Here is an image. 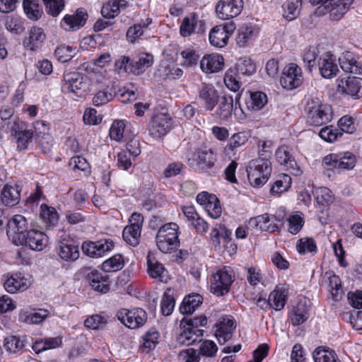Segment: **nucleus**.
<instances>
[{
    "mask_svg": "<svg viewBox=\"0 0 362 362\" xmlns=\"http://www.w3.org/2000/svg\"><path fill=\"white\" fill-rule=\"evenodd\" d=\"M286 302V294L285 293V291L281 288L276 287V288L269 294L268 303L271 308L276 310H282L285 306Z\"/></svg>",
    "mask_w": 362,
    "mask_h": 362,
    "instance_id": "obj_37",
    "label": "nucleus"
},
{
    "mask_svg": "<svg viewBox=\"0 0 362 362\" xmlns=\"http://www.w3.org/2000/svg\"><path fill=\"white\" fill-rule=\"evenodd\" d=\"M262 163H250L247 168V173L250 184L257 187L263 186L268 180L271 173L272 166L268 160H260Z\"/></svg>",
    "mask_w": 362,
    "mask_h": 362,
    "instance_id": "obj_4",
    "label": "nucleus"
},
{
    "mask_svg": "<svg viewBox=\"0 0 362 362\" xmlns=\"http://www.w3.org/2000/svg\"><path fill=\"white\" fill-rule=\"evenodd\" d=\"M117 317L128 328L136 329L146 322L147 314L144 309L140 308L132 310L122 308L117 311Z\"/></svg>",
    "mask_w": 362,
    "mask_h": 362,
    "instance_id": "obj_6",
    "label": "nucleus"
},
{
    "mask_svg": "<svg viewBox=\"0 0 362 362\" xmlns=\"http://www.w3.org/2000/svg\"><path fill=\"white\" fill-rule=\"evenodd\" d=\"M302 0H287L282 5L283 16L288 21L296 19L300 14Z\"/></svg>",
    "mask_w": 362,
    "mask_h": 362,
    "instance_id": "obj_34",
    "label": "nucleus"
},
{
    "mask_svg": "<svg viewBox=\"0 0 362 362\" xmlns=\"http://www.w3.org/2000/svg\"><path fill=\"white\" fill-rule=\"evenodd\" d=\"M90 284L96 291L105 293L109 291L108 279L103 276L98 272H93L88 275Z\"/></svg>",
    "mask_w": 362,
    "mask_h": 362,
    "instance_id": "obj_36",
    "label": "nucleus"
},
{
    "mask_svg": "<svg viewBox=\"0 0 362 362\" xmlns=\"http://www.w3.org/2000/svg\"><path fill=\"white\" fill-rule=\"evenodd\" d=\"M224 83L228 89L234 92L238 91L240 88V83L237 78L236 74L232 71L226 72Z\"/></svg>",
    "mask_w": 362,
    "mask_h": 362,
    "instance_id": "obj_60",
    "label": "nucleus"
},
{
    "mask_svg": "<svg viewBox=\"0 0 362 362\" xmlns=\"http://www.w3.org/2000/svg\"><path fill=\"white\" fill-rule=\"evenodd\" d=\"M4 346L9 352L16 353L23 348L24 344L16 337L10 336L5 338Z\"/></svg>",
    "mask_w": 362,
    "mask_h": 362,
    "instance_id": "obj_53",
    "label": "nucleus"
},
{
    "mask_svg": "<svg viewBox=\"0 0 362 362\" xmlns=\"http://www.w3.org/2000/svg\"><path fill=\"white\" fill-rule=\"evenodd\" d=\"M209 41L212 45L217 47H223L228 44V34L222 25H216L211 29Z\"/></svg>",
    "mask_w": 362,
    "mask_h": 362,
    "instance_id": "obj_33",
    "label": "nucleus"
},
{
    "mask_svg": "<svg viewBox=\"0 0 362 362\" xmlns=\"http://www.w3.org/2000/svg\"><path fill=\"white\" fill-rule=\"evenodd\" d=\"M6 278L4 286L9 293L23 292L30 286V281L21 273H16L10 276H4Z\"/></svg>",
    "mask_w": 362,
    "mask_h": 362,
    "instance_id": "obj_13",
    "label": "nucleus"
},
{
    "mask_svg": "<svg viewBox=\"0 0 362 362\" xmlns=\"http://www.w3.org/2000/svg\"><path fill=\"white\" fill-rule=\"evenodd\" d=\"M33 136V132L31 130L26 129L18 133V136L16 137L18 143V148L20 150L26 149L28 145L32 142Z\"/></svg>",
    "mask_w": 362,
    "mask_h": 362,
    "instance_id": "obj_54",
    "label": "nucleus"
},
{
    "mask_svg": "<svg viewBox=\"0 0 362 362\" xmlns=\"http://www.w3.org/2000/svg\"><path fill=\"white\" fill-rule=\"evenodd\" d=\"M223 57L218 54L204 56L200 61V68L205 73H214L223 66Z\"/></svg>",
    "mask_w": 362,
    "mask_h": 362,
    "instance_id": "obj_24",
    "label": "nucleus"
},
{
    "mask_svg": "<svg viewBox=\"0 0 362 362\" xmlns=\"http://www.w3.org/2000/svg\"><path fill=\"white\" fill-rule=\"evenodd\" d=\"M308 317V308L305 301H298L297 305L293 307L291 314V320L293 325H300L305 322Z\"/></svg>",
    "mask_w": 362,
    "mask_h": 362,
    "instance_id": "obj_32",
    "label": "nucleus"
},
{
    "mask_svg": "<svg viewBox=\"0 0 362 362\" xmlns=\"http://www.w3.org/2000/svg\"><path fill=\"white\" fill-rule=\"evenodd\" d=\"M141 230L136 226H127L122 232L124 240L134 247L139 243Z\"/></svg>",
    "mask_w": 362,
    "mask_h": 362,
    "instance_id": "obj_41",
    "label": "nucleus"
},
{
    "mask_svg": "<svg viewBox=\"0 0 362 362\" xmlns=\"http://www.w3.org/2000/svg\"><path fill=\"white\" fill-rule=\"evenodd\" d=\"M314 195L317 202L322 206L329 204L333 199L331 191L325 187L315 189Z\"/></svg>",
    "mask_w": 362,
    "mask_h": 362,
    "instance_id": "obj_48",
    "label": "nucleus"
},
{
    "mask_svg": "<svg viewBox=\"0 0 362 362\" xmlns=\"http://www.w3.org/2000/svg\"><path fill=\"white\" fill-rule=\"evenodd\" d=\"M175 307V299L173 296L165 293L161 301V311L165 316L170 315Z\"/></svg>",
    "mask_w": 362,
    "mask_h": 362,
    "instance_id": "obj_59",
    "label": "nucleus"
},
{
    "mask_svg": "<svg viewBox=\"0 0 362 362\" xmlns=\"http://www.w3.org/2000/svg\"><path fill=\"white\" fill-rule=\"evenodd\" d=\"M291 185V177L286 174H280L270 188V193L276 195L287 191Z\"/></svg>",
    "mask_w": 362,
    "mask_h": 362,
    "instance_id": "obj_38",
    "label": "nucleus"
},
{
    "mask_svg": "<svg viewBox=\"0 0 362 362\" xmlns=\"http://www.w3.org/2000/svg\"><path fill=\"white\" fill-rule=\"evenodd\" d=\"M354 0H330L329 8L327 11L329 13L330 18L333 21L339 20L347 11Z\"/></svg>",
    "mask_w": 362,
    "mask_h": 362,
    "instance_id": "obj_28",
    "label": "nucleus"
},
{
    "mask_svg": "<svg viewBox=\"0 0 362 362\" xmlns=\"http://www.w3.org/2000/svg\"><path fill=\"white\" fill-rule=\"evenodd\" d=\"M45 38V34L41 28L34 27L30 30L27 46L33 49L35 45L42 42Z\"/></svg>",
    "mask_w": 362,
    "mask_h": 362,
    "instance_id": "obj_52",
    "label": "nucleus"
},
{
    "mask_svg": "<svg viewBox=\"0 0 362 362\" xmlns=\"http://www.w3.org/2000/svg\"><path fill=\"white\" fill-rule=\"evenodd\" d=\"M49 315L46 309H21L18 314V320L28 325H37L42 322Z\"/></svg>",
    "mask_w": 362,
    "mask_h": 362,
    "instance_id": "obj_18",
    "label": "nucleus"
},
{
    "mask_svg": "<svg viewBox=\"0 0 362 362\" xmlns=\"http://www.w3.org/2000/svg\"><path fill=\"white\" fill-rule=\"evenodd\" d=\"M240 98V94L238 93L235 97V107H233V98L230 95L219 96L217 100V108L215 110L214 115L222 120H227L232 115L233 111L237 110L236 105Z\"/></svg>",
    "mask_w": 362,
    "mask_h": 362,
    "instance_id": "obj_12",
    "label": "nucleus"
},
{
    "mask_svg": "<svg viewBox=\"0 0 362 362\" xmlns=\"http://www.w3.org/2000/svg\"><path fill=\"white\" fill-rule=\"evenodd\" d=\"M205 210L208 214L213 218H218L221 215V206L219 200L216 197H212L211 202L206 204Z\"/></svg>",
    "mask_w": 362,
    "mask_h": 362,
    "instance_id": "obj_55",
    "label": "nucleus"
},
{
    "mask_svg": "<svg viewBox=\"0 0 362 362\" xmlns=\"http://www.w3.org/2000/svg\"><path fill=\"white\" fill-rule=\"evenodd\" d=\"M47 12L52 16H57L64 8V0H43Z\"/></svg>",
    "mask_w": 362,
    "mask_h": 362,
    "instance_id": "obj_49",
    "label": "nucleus"
},
{
    "mask_svg": "<svg viewBox=\"0 0 362 362\" xmlns=\"http://www.w3.org/2000/svg\"><path fill=\"white\" fill-rule=\"evenodd\" d=\"M21 190L16 185H6L1 192V201L8 206L16 205L20 200Z\"/></svg>",
    "mask_w": 362,
    "mask_h": 362,
    "instance_id": "obj_29",
    "label": "nucleus"
},
{
    "mask_svg": "<svg viewBox=\"0 0 362 362\" xmlns=\"http://www.w3.org/2000/svg\"><path fill=\"white\" fill-rule=\"evenodd\" d=\"M258 34L257 28L252 23L243 24L238 30L236 37L237 44L240 47H245L253 41Z\"/></svg>",
    "mask_w": 362,
    "mask_h": 362,
    "instance_id": "obj_26",
    "label": "nucleus"
},
{
    "mask_svg": "<svg viewBox=\"0 0 362 362\" xmlns=\"http://www.w3.org/2000/svg\"><path fill=\"white\" fill-rule=\"evenodd\" d=\"M114 243L111 240H100L95 242L84 243L82 245L83 252L91 257H99L106 252L111 250Z\"/></svg>",
    "mask_w": 362,
    "mask_h": 362,
    "instance_id": "obj_16",
    "label": "nucleus"
},
{
    "mask_svg": "<svg viewBox=\"0 0 362 362\" xmlns=\"http://www.w3.org/2000/svg\"><path fill=\"white\" fill-rule=\"evenodd\" d=\"M288 230L290 233L296 235L302 229L305 221L303 214L300 211H295L287 218Z\"/></svg>",
    "mask_w": 362,
    "mask_h": 362,
    "instance_id": "obj_40",
    "label": "nucleus"
},
{
    "mask_svg": "<svg viewBox=\"0 0 362 362\" xmlns=\"http://www.w3.org/2000/svg\"><path fill=\"white\" fill-rule=\"evenodd\" d=\"M126 0H112L105 4L101 9V14L105 18H112L117 16L121 9L126 8Z\"/></svg>",
    "mask_w": 362,
    "mask_h": 362,
    "instance_id": "obj_30",
    "label": "nucleus"
},
{
    "mask_svg": "<svg viewBox=\"0 0 362 362\" xmlns=\"http://www.w3.org/2000/svg\"><path fill=\"white\" fill-rule=\"evenodd\" d=\"M267 103V96L262 92L256 91L250 93V98L246 101L249 110H259Z\"/></svg>",
    "mask_w": 362,
    "mask_h": 362,
    "instance_id": "obj_39",
    "label": "nucleus"
},
{
    "mask_svg": "<svg viewBox=\"0 0 362 362\" xmlns=\"http://www.w3.org/2000/svg\"><path fill=\"white\" fill-rule=\"evenodd\" d=\"M24 239L21 245L28 246L35 251L42 250L48 243V237L44 233L35 229L28 230Z\"/></svg>",
    "mask_w": 362,
    "mask_h": 362,
    "instance_id": "obj_19",
    "label": "nucleus"
},
{
    "mask_svg": "<svg viewBox=\"0 0 362 362\" xmlns=\"http://www.w3.org/2000/svg\"><path fill=\"white\" fill-rule=\"evenodd\" d=\"M57 251L59 256L65 261H75L79 257L78 247L72 240L59 241Z\"/></svg>",
    "mask_w": 362,
    "mask_h": 362,
    "instance_id": "obj_22",
    "label": "nucleus"
},
{
    "mask_svg": "<svg viewBox=\"0 0 362 362\" xmlns=\"http://www.w3.org/2000/svg\"><path fill=\"white\" fill-rule=\"evenodd\" d=\"M39 143V146L45 154L51 152L53 147V138L50 134L36 139Z\"/></svg>",
    "mask_w": 362,
    "mask_h": 362,
    "instance_id": "obj_64",
    "label": "nucleus"
},
{
    "mask_svg": "<svg viewBox=\"0 0 362 362\" xmlns=\"http://www.w3.org/2000/svg\"><path fill=\"white\" fill-rule=\"evenodd\" d=\"M296 249L299 254L304 255L306 252L315 254L317 245L315 240L311 238H303L298 240Z\"/></svg>",
    "mask_w": 362,
    "mask_h": 362,
    "instance_id": "obj_43",
    "label": "nucleus"
},
{
    "mask_svg": "<svg viewBox=\"0 0 362 362\" xmlns=\"http://www.w3.org/2000/svg\"><path fill=\"white\" fill-rule=\"evenodd\" d=\"M153 64V56L148 53H141L138 59L129 64V72L134 75H141Z\"/></svg>",
    "mask_w": 362,
    "mask_h": 362,
    "instance_id": "obj_27",
    "label": "nucleus"
},
{
    "mask_svg": "<svg viewBox=\"0 0 362 362\" xmlns=\"http://www.w3.org/2000/svg\"><path fill=\"white\" fill-rule=\"evenodd\" d=\"M178 229V225L173 222L160 227L156 238V245L160 251L167 254L179 247Z\"/></svg>",
    "mask_w": 362,
    "mask_h": 362,
    "instance_id": "obj_2",
    "label": "nucleus"
},
{
    "mask_svg": "<svg viewBox=\"0 0 362 362\" xmlns=\"http://www.w3.org/2000/svg\"><path fill=\"white\" fill-rule=\"evenodd\" d=\"M180 55L183 59L182 65L187 67L196 66L199 59V54L191 48L182 50Z\"/></svg>",
    "mask_w": 362,
    "mask_h": 362,
    "instance_id": "obj_45",
    "label": "nucleus"
},
{
    "mask_svg": "<svg viewBox=\"0 0 362 362\" xmlns=\"http://www.w3.org/2000/svg\"><path fill=\"white\" fill-rule=\"evenodd\" d=\"M236 69L238 74L250 76L256 70V66L250 59H240L236 64Z\"/></svg>",
    "mask_w": 362,
    "mask_h": 362,
    "instance_id": "obj_44",
    "label": "nucleus"
},
{
    "mask_svg": "<svg viewBox=\"0 0 362 362\" xmlns=\"http://www.w3.org/2000/svg\"><path fill=\"white\" fill-rule=\"evenodd\" d=\"M199 354L206 357H214L217 353L218 347L211 340H202L200 341Z\"/></svg>",
    "mask_w": 362,
    "mask_h": 362,
    "instance_id": "obj_47",
    "label": "nucleus"
},
{
    "mask_svg": "<svg viewBox=\"0 0 362 362\" xmlns=\"http://www.w3.org/2000/svg\"><path fill=\"white\" fill-rule=\"evenodd\" d=\"M318 68L321 76L325 78H331L336 76L339 71L333 54L326 52L318 59Z\"/></svg>",
    "mask_w": 362,
    "mask_h": 362,
    "instance_id": "obj_21",
    "label": "nucleus"
},
{
    "mask_svg": "<svg viewBox=\"0 0 362 362\" xmlns=\"http://www.w3.org/2000/svg\"><path fill=\"white\" fill-rule=\"evenodd\" d=\"M235 281L233 271L230 268L223 267L218 269L210 278V290L216 296H223L230 291Z\"/></svg>",
    "mask_w": 362,
    "mask_h": 362,
    "instance_id": "obj_3",
    "label": "nucleus"
},
{
    "mask_svg": "<svg viewBox=\"0 0 362 362\" xmlns=\"http://www.w3.org/2000/svg\"><path fill=\"white\" fill-rule=\"evenodd\" d=\"M144 33V28L141 23L135 24L130 27L127 32V40L134 43Z\"/></svg>",
    "mask_w": 362,
    "mask_h": 362,
    "instance_id": "obj_63",
    "label": "nucleus"
},
{
    "mask_svg": "<svg viewBox=\"0 0 362 362\" xmlns=\"http://www.w3.org/2000/svg\"><path fill=\"white\" fill-rule=\"evenodd\" d=\"M87 18V11L80 8L72 14L65 15L61 21V26L67 30H76L86 24Z\"/></svg>",
    "mask_w": 362,
    "mask_h": 362,
    "instance_id": "obj_14",
    "label": "nucleus"
},
{
    "mask_svg": "<svg viewBox=\"0 0 362 362\" xmlns=\"http://www.w3.org/2000/svg\"><path fill=\"white\" fill-rule=\"evenodd\" d=\"M125 124L122 120L115 121L110 129L111 139L121 141L124 137Z\"/></svg>",
    "mask_w": 362,
    "mask_h": 362,
    "instance_id": "obj_50",
    "label": "nucleus"
},
{
    "mask_svg": "<svg viewBox=\"0 0 362 362\" xmlns=\"http://www.w3.org/2000/svg\"><path fill=\"white\" fill-rule=\"evenodd\" d=\"M339 62L344 71L353 74H362V64L354 59L351 52L343 53L339 58Z\"/></svg>",
    "mask_w": 362,
    "mask_h": 362,
    "instance_id": "obj_25",
    "label": "nucleus"
},
{
    "mask_svg": "<svg viewBox=\"0 0 362 362\" xmlns=\"http://www.w3.org/2000/svg\"><path fill=\"white\" fill-rule=\"evenodd\" d=\"M67 88L78 97L84 95L90 90V79L88 76L78 73L71 72L64 76Z\"/></svg>",
    "mask_w": 362,
    "mask_h": 362,
    "instance_id": "obj_7",
    "label": "nucleus"
},
{
    "mask_svg": "<svg viewBox=\"0 0 362 362\" xmlns=\"http://www.w3.org/2000/svg\"><path fill=\"white\" fill-rule=\"evenodd\" d=\"M204 333V329H194L182 320L180 324V332L176 337V341L180 345L189 346L197 341H202Z\"/></svg>",
    "mask_w": 362,
    "mask_h": 362,
    "instance_id": "obj_10",
    "label": "nucleus"
},
{
    "mask_svg": "<svg viewBox=\"0 0 362 362\" xmlns=\"http://www.w3.org/2000/svg\"><path fill=\"white\" fill-rule=\"evenodd\" d=\"M202 303V297L199 294H192L185 297L180 305V312L184 315L192 314Z\"/></svg>",
    "mask_w": 362,
    "mask_h": 362,
    "instance_id": "obj_35",
    "label": "nucleus"
},
{
    "mask_svg": "<svg viewBox=\"0 0 362 362\" xmlns=\"http://www.w3.org/2000/svg\"><path fill=\"white\" fill-rule=\"evenodd\" d=\"M180 357L184 362H199L200 361L199 353H197V351L193 348L182 351Z\"/></svg>",
    "mask_w": 362,
    "mask_h": 362,
    "instance_id": "obj_62",
    "label": "nucleus"
},
{
    "mask_svg": "<svg viewBox=\"0 0 362 362\" xmlns=\"http://www.w3.org/2000/svg\"><path fill=\"white\" fill-rule=\"evenodd\" d=\"M329 286L334 300H338L341 298L342 288L340 278L335 274L330 276L329 277Z\"/></svg>",
    "mask_w": 362,
    "mask_h": 362,
    "instance_id": "obj_51",
    "label": "nucleus"
},
{
    "mask_svg": "<svg viewBox=\"0 0 362 362\" xmlns=\"http://www.w3.org/2000/svg\"><path fill=\"white\" fill-rule=\"evenodd\" d=\"M220 95L211 85L202 83L198 90V98L207 111H212L217 104Z\"/></svg>",
    "mask_w": 362,
    "mask_h": 362,
    "instance_id": "obj_15",
    "label": "nucleus"
},
{
    "mask_svg": "<svg viewBox=\"0 0 362 362\" xmlns=\"http://www.w3.org/2000/svg\"><path fill=\"white\" fill-rule=\"evenodd\" d=\"M337 90L350 96H358L362 93V78L355 76L341 78L338 80Z\"/></svg>",
    "mask_w": 362,
    "mask_h": 362,
    "instance_id": "obj_17",
    "label": "nucleus"
},
{
    "mask_svg": "<svg viewBox=\"0 0 362 362\" xmlns=\"http://www.w3.org/2000/svg\"><path fill=\"white\" fill-rule=\"evenodd\" d=\"M147 261V272L148 275L158 281L167 283L168 280V272L163 267V265L160 263L155 256L150 252L148 253L146 257Z\"/></svg>",
    "mask_w": 362,
    "mask_h": 362,
    "instance_id": "obj_20",
    "label": "nucleus"
},
{
    "mask_svg": "<svg viewBox=\"0 0 362 362\" xmlns=\"http://www.w3.org/2000/svg\"><path fill=\"white\" fill-rule=\"evenodd\" d=\"M113 94L107 90L98 91L93 98L95 106H101L107 104L113 99Z\"/></svg>",
    "mask_w": 362,
    "mask_h": 362,
    "instance_id": "obj_58",
    "label": "nucleus"
},
{
    "mask_svg": "<svg viewBox=\"0 0 362 362\" xmlns=\"http://www.w3.org/2000/svg\"><path fill=\"white\" fill-rule=\"evenodd\" d=\"M197 22V18L195 15H193L191 18L185 17L180 27V35L182 37L189 36L194 32Z\"/></svg>",
    "mask_w": 362,
    "mask_h": 362,
    "instance_id": "obj_46",
    "label": "nucleus"
},
{
    "mask_svg": "<svg viewBox=\"0 0 362 362\" xmlns=\"http://www.w3.org/2000/svg\"><path fill=\"white\" fill-rule=\"evenodd\" d=\"M313 357L315 362H341L334 351L322 346L314 350Z\"/></svg>",
    "mask_w": 362,
    "mask_h": 362,
    "instance_id": "obj_31",
    "label": "nucleus"
},
{
    "mask_svg": "<svg viewBox=\"0 0 362 362\" xmlns=\"http://www.w3.org/2000/svg\"><path fill=\"white\" fill-rule=\"evenodd\" d=\"M171 119L166 115L160 114L154 116L148 124L149 134L154 139H160L167 134L170 130Z\"/></svg>",
    "mask_w": 362,
    "mask_h": 362,
    "instance_id": "obj_11",
    "label": "nucleus"
},
{
    "mask_svg": "<svg viewBox=\"0 0 362 362\" xmlns=\"http://www.w3.org/2000/svg\"><path fill=\"white\" fill-rule=\"evenodd\" d=\"M7 235L16 245H20L24 241L25 235L28 231L27 219L21 214L14 215L7 221Z\"/></svg>",
    "mask_w": 362,
    "mask_h": 362,
    "instance_id": "obj_5",
    "label": "nucleus"
},
{
    "mask_svg": "<svg viewBox=\"0 0 362 362\" xmlns=\"http://www.w3.org/2000/svg\"><path fill=\"white\" fill-rule=\"evenodd\" d=\"M55 56L62 62L70 60L74 54V50L69 46L60 45L54 52Z\"/></svg>",
    "mask_w": 362,
    "mask_h": 362,
    "instance_id": "obj_57",
    "label": "nucleus"
},
{
    "mask_svg": "<svg viewBox=\"0 0 362 362\" xmlns=\"http://www.w3.org/2000/svg\"><path fill=\"white\" fill-rule=\"evenodd\" d=\"M303 80L301 69L296 64L291 63L283 69L280 83L284 88L293 90L300 86Z\"/></svg>",
    "mask_w": 362,
    "mask_h": 362,
    "instance_id": "obj_8",
    "label": "nucleus"
},
{
    "mask_svg": "<svg viewBox=\"0 0 362 362\" xmlns=\"http://www.w3.org/2000/svg\"><path fill=\"white\" fill-rule=\"evenodd\" d=\"M344 317H349L353 327L357 330L362 329V311L354 310L351 313H344Z\"/></svg>",
    "mask_w": 362,
    "mask_h": 362,
    "instance_id": "obj_61",
    "label": "nucleus"
},
{
    "mask_svg": "<svg viewBox=\"0 0 362 362\" xmlns=\"http://www.w3.org/2000/svg\"><path fill=\"white\" fill-rule=\"evenodd\" d=\"M319 136L326 141L333 142L342 136V132L339 129H332V127H325L320 130Z\"/></svg>",
    "mask_w": 362,
    "mask_h": 362,
    "instance_id": "obj_56",
    "label": "nucleus"
},
{
    "mask_svg": "<svg viewBox=\"0 0 362 362\" xmlns=\"http://www.w3.org/2000/svg\"><path fill=\"white\" fill-rule=\"evenodd\" d=\"M307 123L312 126H322L332 119L331 106L322 103L319 98L308 99L305 107Z\"/></svg>",
    "mask_w": 362,
    "mask_h": 362,
    "instance_id": "obj_1",
    "label": "nucleus"
},
{
    "mask_svg": "<svg viewBox=\"0 0 362 362\" xmlns=\"http://www.w3.org/2000/svg\"><path fill=\"white\" fill-rule=\"evenodd\" d=\"M243 0H219L216 5V16L221 20H229L238 16L243 8Z\"/></svg>",
    "mask_w": 362,
    "mask_h": 362,
    "instance_id": "obj_9",
    "label": "nucleus"
},
{
    "mask_svg": "<svg viewBox=\"0 0 362 362\" xmlns=\"http://www.w3.org/2000/svg\"><path fill=\"white\" fill-rule=\"evenodd\" d=\"M124 267V259L121 255H115L105 260L102 268L106 272H117Z\"/></svg>",
    "mask_w": 362,
    "mask_h": 362,
    "instance_id": "obj_42",
    "label": "nucleus"
},
{
    "mask_svg": "<svg viewBox=\"0 0 362 362\" xmlns=\"http://www.w3.org/2000/svg\"><path fill=\"white\" fill-rule=\"evenodd\" d=\"M215 335L221 344L228 341L233 334V330L235 328V323L233 318L222 317L216 324Z\"/></svg>",
    "mask_w": 362,
    "mask_h": 362,
    "instance_id": "obj_23",
    "label": "nucleus"
}]
</instances>
